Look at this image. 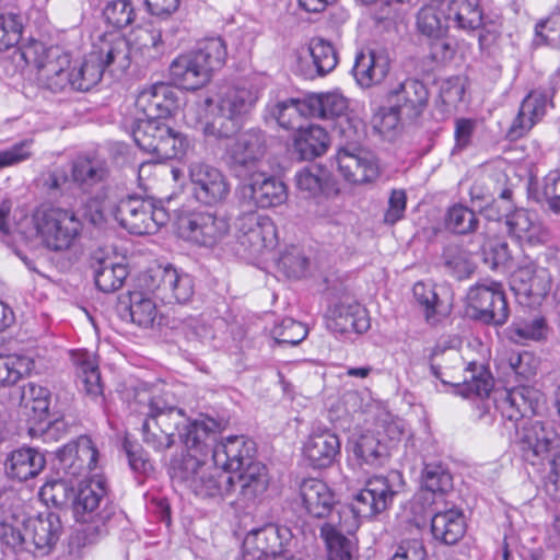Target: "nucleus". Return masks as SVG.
Returning <instances> with one entry per match:
<instances>
[{"label":"nucleus","mask_w":560,"mask_h":560,"mask_svg":"<svg viewBox=\"0 0 560 560\" xmlns=\"http://www.w3.org/2000/svg\"><path fill=\"white\" fill-rule=\"evenodd\" d=\"M63 532L60 516L42 512L35 516L11 514L0 522V544L4 553L49 555Z\"/></svg>","instance_id":"obj_1"},{"label":"nucleus","mask_w":560,"mask_h":560,"mask_svg":"<svg viewBox=\"0 0 560 560\" xmlns=\"http://www.w3.org/2000/svg\"><path fill=\"white\" fill-rule=\"evenodd\" d=\"M188 422L180 432V441L188 450L200 454H212L213 465L222 471L235 474L253 462L256 452L255 442L244 435H231L218 442L220 422Z\"/></svg>","instance_id":"obj_2"},{"label":"nucleus","mask_w":560,"mask_h":560,"mask_svg":"<svg viewBox=\"0 0 560 560\" xmlns=\"http://www.w3.org/2000/svg\"><path fill=\"white\" fill-rule=\"evenodd\" d=\"M170 475L174 483L183 486L196 498L220 503L235 493V477L212 467L190 453L171 463Z\"/></svg>","instance_id":"obj_3"},{"label":"nucleus","mask_w":560,"mask_h":560,"mask_svg":"<svg viewBox=\"0 0 560 560\" xmlns=\"http://www.w3.org/2000/svg\"><path fill=\"white\" fill-rule=\"evenodd\" d=\"M73 513L78 522L86 524L85 534L97 536L107 533L106 524L115 513L108 499L106 479L94 474L80 482L73 499Z\"/></svg>","instance_id":"obj_4"},{"label":"nucleus","mask_w":560,"mask_h":560,"mask_svg":"<svg viewBox=\"0 0 560 560\" xmlns=\"http://www.w3.org/2000/svg\"><path fill=\"white\" fill-rule=\"evenodd\" d=\"M32 222L40 243L57 253L70 249L83 231V223L75 212L60 207L36 209Z\"/></svg>","instance_id":"obj_5"},{"label":"nucleus","mask_w":560,"mask_h":560,"mask_svg":"<svg viewBox=\"0 0 560 560\" xmlns=\"http://www.w3.org/2000/svg\"><path fill=\"white\" fill-rule=\"evenodd\" d=\"M436 357V354L433 355L430 370L443 384L452 385L455 393L464 398H485L489 396L494 386V380L483 364L470 362L464 368V362L458 353L451 351L446 359L453 365L442 366L439 362H435Z\"/></svg>","instance_id":"obj_6"},{"label":"nucleus","mask_w":560,"mask_h":560,"mask_svg":"<svg viewBox=\"0 0 560 560\" xmlns=\"http://www.w3.org/2000/svg\"><path fill=\"white\" fill-rule=\"evenodd\" d=\"M255 91L232 86L220 97L211 121L203 126V135L215 139H230L241 129L246 116L257 102Z\"/></svg>","instance_id":"obj_7"},{"label":"nucleus","mask_w":560,"mask_h":560,"mask_svg":"<svg viewBox=\"0 0 560 560\" xmlns=\"http://www.w3.org/2000/svg\"><path fill=\"white\" fill-rule=\"evenodd\" d=\"M401 486V476L397 471L370 478L364 488L353 495L350 508L338 511V518L353 522L359 517H374L392 505Z\"/></svg>","instance_id":"obj_8"},{"label":"nucleus","mask_w":560,"mask_h":560,"mask_svg":"<svg viewBox=\"0 0 560 560\" xmlns=\"http://www.w3.org/2000/svg\"><path fill=\"white\" fill-rule=\"evenodd\" d=\"M131 135L136 144L148 153L161 159H176L185 155L190 141L187 136L160 119L136 118Z\"/></svg>","instance_id":"obj_9"},{"label":"nucleus","mask_w":560,"mask_h":560,"mask_svg":"<svg viewBox=\"0 0 560 560\" xmlns=\"http://www.w3.org/2000/svg\"><path fill=\"white\" fill-rule=\"evenodd\" d=\"M268 151V136L258 128L236 135L225 147L229 167L238 178L257 174Z\"/></svg>","instance_id":"obj_10"},{"label":"nucleus","mask_w":560,"mask_h":560,"mask_svg":"<svg viewBox=\"0 0 560 560\" xmlns=\"http://www.w3.org/2000/svg\"><path fill=\"white\" fill-rule=\"evenodd\" d=\"M116 221L132 234H154L168 221V213L152 200L136 196L120 199L112 209Z\"/></svg>","instance_id":"obj_11"},{"label":"nucleus","mask_w":560,"mask_h":560,"mask_svg":"<svg viewBox=\"0 0 560 560\" xmlns=\"http://www.w3.org/2000/svg\"><path fill=\"white\" fill-rule=\"evenodd\" d=\"M552 287L549 270L537 262H524L510 276V288L517 302L527 307L541 305Z\"/></svg>","instance_id":"obj_12"},{"label":"nucleus","mask_w":560,"mask_h":560,"mask_svg":"<svg viewBox=\"0 0 560 560\" xmlns=\"http://www.w3.org/2000/svg\"><path fill=\"white\" fill-rule=\"evenodd\" d=\"M472 316L486 324L503 325L509 318V306L500 282L485 280L472 285L467 293Z\"/></svg>","instance_id":"obj_13"},{"label":"nucleus","mask_w":560,"mask_h":560,"mask_svg":"<svg viewBox=\"0 0 560 560\" xmlns=\"http://www.w3.org/2000/svg\"><path fill=\"white\" fill-rule=\"evenodd\" d=\"M188 175L192 195L199 202L214 206L228 198L230 183L218 167L203 161H194L188 166Z\"/></svg>","instance_id":"obj_14"},{"label":"nucleus","mask_w":560,"mask_h":560,"mask_svg":"<svg viewBox=\"0 0 560 560\" xmlns=\"http://www.w3.org/2000/svg\"><path fill=\"white\" fill-rule=\"evenodd\" d=\"M292 539L291 529L287 526L268 524L250 530L242 547L244 560H270L283 553Z\"/></svg>","instance_id":"obj_15"},{"label":"nucleus","mask_w":560,"mask_h":560,"mask_svg":"<svg viewBox=\"0 0 560 560\" xmlns=\"http://www.w3.org/2000/svg\"><path fill=\"white\" fill-rule=\"evenodd\" d=\"M230 222L213 212H194L179 221L183 236L200 246L213 247L230 233Z\"/></svg>","instance_id":"obj_16"},{"label":"nucleus","mask_w":560,"mask_h":560,"mask_svg":"<svg viewBox=\"0 0 560 560\" xmlns=\"http://www.w3.org/2000/svg\"><path fill=\"white\" fill-rule=\"evenodd\" d=\"M340 174L352 184H366L380 176V165L376 156L362 148H342L337 154Z\"/></svg>","instance_id":"obj_17"},{"label":"nucleus","mask_w":560,"mask_h":560,"mask_svg":"<svg viewBox=\"0 0 560 560\" xmlns=\"http://www.w3.org/2000/svg\"><path fill=\"white\" fill-rule=\"evenodd\" d=\"M59 469L66 476L79 477L93 471L97 466L98 451L91 438L81 435L73 443L65 445L57 452Z\"/></svg>","instance_id":"obj_18"},{"label":"nucleus","mask_w":560,"mask_h":560,"mask_svg":"<svg viewBox=\"0 0 560 560\" xmlns=\"http://www.w3.org/2000/svg\"><path fill=\"white\" fill-rule=\"evenodd\" d=\"M359 528V521L347 522L339 518L338 523L326 522L320 527V537L324 539L329 560H353L357 553L354 533Z\"/></svg>","instance_id":"obj_19"},{"label":"nucleus","mask_w":560,"mask_h":560,"mask_svg":"<svg viewBox=\"0 0 560 560\" xmlns=\"http://www.w3.org/2000/svg\"><path fill=\"white\" fill-rule=\"evenodd\" d=\"M553 423L522 422L521 427L516 425L525 460L535 464V458L545 455L558 445L559 433Z\"/></svg>","instance_id":"obj_20"},{"label":"nucleus","mask_w":560,"mask_h":560,"mask_svg":"<svg viewBox=\"0 0 560 560\" xmlns=\"http://www.w3.org/2000/svg\"><path fill=\"white\" fill-rule=\"evenodd\" d=\"M390 69V58L385 48L365 47L355 56L352 69L357 83L371 88L382 83Z\"/></svg>","instance_id":"obj_21"},{"label":"nucleus","mask_w":560,"mask_h":560,"mask_svg":"<svg viewBox=\"0 0 560 560\" xmlns=\"http://www.w3.org/2000/svg\"><path fill=\"white\" fill-rule=\"evenodd\" d=\"M237 238L250 254H258L276 236V226L267 215L256 212L243 213L237 219Z\"/></svg>","instance_id":"obj_22"},{"label":"nucleus","mask_w":560,"mask_h":560,"mask_svg":"<svg viewBox=\"0 0 560 560\" xmlns=\"http://www.w3.org/2000/svg\"><path fill=\"white\" fill-rule=\"evenodd\" d=\"M136 107L144 115L143 119L162 120L177 109L178 95L173 86L166 83H156L138 94Z\"/></svg>","instance_id":"obj_23"},{"label":"nucleus","mask_w":560,"mask_h":560,"mask_svg":"<svg viewBox=\"0 0 560 560\" xmlns=\"http://www.w3.org/2000/svg\"><path fill=\"white\" fill-rule=\"evenodd\" d=\"M387 100L394 108L406 118H416L428 106L429 90L417 79H406L387 94Z\"/></svg>","instance_id":"obj_24"},{"label":"nucleus","mask_w":560,"mask_h":560,"mask_svg":"<svg viewBox=\"0 0 560 560\" xmlns=\"http://www.w3.org/2000/svg\"><path fill=\"white\" fill-rule=\"evenodd\" d=\"M242 179L248 182L243 188L244 196H248L257 207H277L288 198L285 185L273 176H268L261 170L257 174Z\"/></svg>","instance_id":"obj_25"},{"label":"nucleus","mask_w":560,"mask_h":560,"mask_svg":"<svg viewBox=\"0 0 560 560\" xmlns=\"http://www.w3.org/2000/svg\"><path fill=\"white\" fill-rule=\"evenodd\" d=\"M232 475L235 477V493L229 499L231 503L248 505L268 488L267 469L260 463H249L246 468Z\"/></svg>","instance_id":"obj_26"},{"label":"nucleus","mask_w":560,"mask_h":560,"mask_svg":"<svg viewBox=\"0 0 560 560\" xmlns=\"http://www.w3.org/2000/svg\"><path fill=\"white\" fill-rule=\"evenodd\" d=\"M328 327L341 334H362L370 328V319L361 304L345 298L329 308Z\"/></svg>","instance_id":"obj_27"},{"label":"nucleus","mask_w":560,"mask_h":560,"mask_svg":"<svg viewBox=\"0 0 560 560\" xmlns=\"http://www.w3.org/2000/svg\"><path fill=\"white\" fill-rule=\"evenodd\" d=\"M340 452L338 436L318 428L308 435L303 446V454L313 468H327L332 465Z\"/></svg>","instance_id":"obj_28"},{"label":"nucleus","mask_w":560,"mask_h":560,"mask_svg":"<svg viewBox=\"0 0 560 560\" xmlns=\"http://www.w3.org/2000/svg\"><path fill=\"white\" fill-rule=\"evenodd\" d=\"M300 497L306 513L315 518L329 516L336 498L326 482L316 478L304 479L300 485Z\"/></svg>","instance_id":"obj_29"},{"label":"nucleus","mask_w":560,"mask_h":560,"mask_svg":"<svg viewBox=\"0 0 560 560\" xmlns=\"http://www.w3.org/2000/svg\"><path fill=\"white\" fill-rule=\"evenodd\" d=\"M152 280L158 281L153 290L162 294V299L171 302L186 303L194 294V282L190 276L179 273L175 268L166 267L154 270Z\"/></svg>","instance_id":"obj_30"},{"label":"nucleus","mask_w":560,"mask_h":560,"mask_svg":"<svg viewBox=\"0 0 560 560\" xmlns=\"http://www.w3.org/2000/svg\"><path fill=\"white\" fill-rule=\"evenodd\" d=\"M170 75L175 84L186 90H197L207 84L211 75L207 67L190 51L174 59L170 66Z\"/></svg>","instance_id":"obj_31"},{"label":"nucleus","mask_w":560,"mask_h":560,"mask_svg":"<svg viewBox=\"0 0 560 560\" xmlns=\"http://www.w3.org/2000/svg\"><path fill=\"white\" fill-rule=\"evenodd\" d=\"M69 65L70 59L67 54H62L57 47H50L47 58L37 67L38 81L55 93L63 91L69 83Z\"/></svg>","instance_id":"obj_32"},{"label":"nucleus","mask_w":560,"mask_h":560,"mask_svg":"<svg viewBox=\"0 0 560 560\" xmlns=\"http://www.w3.org/2000/svg\"><path fill=\"white\" fill-rule=\"evenodd\" d=\"M92 54L101 56L104 71L107 69L114 75H120L130 67L133 58V50L130 42L121 36L115 35L103 42L98 50Z\"/></svg>","instance_id":"obj_33"},{"label":"nucleus","mask_w":560,"mask_h":560,"mask_svg":"<svg viewBox=\"0 0 560 560\" xmlns=\"http://www.w3.org/2000/svg\"><path fill=\"white\" fill-rule=\"evenodd\" d=\"M46 465L45 456L35 448L13 451L5 460L7 475L19 481L36 477Z\"/></svg>","instance_id":"obj_34"},{"label":"nucleus","mask_w":560,"mask_h":560,"mask_svg":"<svg viewBox=\"0 0 560 560\" xmlns=\"http://www.w3.org/2000/svg\"><path fill=\"white\" fill-rule=\"evenodd\" d=\"M329 145L327 131L317 125L299 126L293 138V150L301 160H313L323 155Z\"/></svg>","instance_id":"obj_35"},{"label":"nucleus","mask_w":560,"mask_h":560,"mask_svg":"<svg viewBox=\"0 0 560 560\" xmlns=\"http://www.w3.org/2000/svg\"><path fill=\"white\" fill-rule=\"evenodd\" d=\"M308 52L313 67L304 69L302 60H300V71L306 79L323 77L332 71L338 63V55L335 47L324 38H313L308 45Z\"/></svg>","instance_id":"obj_36"},{"label":"nucleus","mask_w":560,"mask_h":560,"mask_svg":"<svg viewBox=\"0 0 560 560\" xmlns=\"http://www.w3.org/2000/svg\"><path fill=\"white\" fill-rule=\"evenodd\" d=\"M450 27V21L444 7V0H432V3L422 7L417 14L418 31L434 39L443 38Z\"/></svg>","instance_id":"obj_37"},{"label":"nucleus","mask_w":560,"mask_h":560,"mask_svg":"<svg viewBox=\"0 0 560 560\" xmlns=\"http://www.w3.org/2000/svg\"><path fill=\"white\" fill-rule=\"evenodd\" d=\"M464 515L459 510L436 512L431 520V532L436 540L445 545L456 544L465 534Z\"/></svg>","instance_id":"obj_38"},{"label":"nucleus","mask_w":560,"mask_h":560,"mask_svg":"<svg viewBox=\"0 0 560 560\" xmlns=\"http://www.w3.org/2000/svg\"><path fill=\"white\" fill-rule=\"evenodd\" d=\"M131 46L135 61L141 65L158 60L165 51L162 31L155 26L139 28Z\"/></svg>","instance_id":"obj_39"},{"label":"nucleus","mask_w":560,"mask_h":560,"mask_svg":"<svg viewBox=\"0 0 560 560\" xmlns=\"http://www.w3.org/2000/svg\"><path fill=\"white\" fill-rule=\"evenodd\" d=\"M352 451L360 466H383L388 458L387 446L381 442L377 434L372 431L361 433L352 442Z\"/></svg>","instance_id":"obj_40"},{"label":"nucleus","mask_w":560,"mask_h":560,"mask_svg":"<svg viewBox=\"0 0 560 560\" xmlns=\"http://www.w3.org/2000/svg\"><path fill=\"white\" fill-rule=\"evenodd\" d=\"M509 232L517 240L530 244L545 242L547 232L534 213L516 210L506 217Z\"/></svg>","instance_id":"obj_41"},{"label":"nucleus","mask_w":560,"mask_h":560,"mask_svg":"<svg viewBox=\"0 0 560 560\" xmlns=\"http://www.w3.org/2000/svg\"><path fill=\"white\" fill-rule=\"evenodd\" d=\"M103 73L104 65L101 61V56L91 51L82 62L69 70L68 86L80 92L89 91L101 81Z\"/></svg>","instance_id":"obj_42"},{"label":"nucleus","mask_w":560,"mask_h":560,"mask_svg":"<svg viewBox=\"0 0 560 560\" xmlns=\"http://www.w3.org/2000/svg\"><path fill=\"white\" fill-rule=\"evenodd\" d=\"M448 21L463 31L477 30L482 23V12L478 0H444Z\"/></svg>","instance_id":"obj_43"},{"label":"nucleus","mask_w":560,"mask_h":560,"mask_svg":"<svg viewBox=\"0 0 560 560\" xmlns=\"http://www.w3.org/2000/svg\"><path fill=\"white\" fill-rule=\"evenodd\" d=\"M306 106L310 117L332 119L346 113L348 101L339 92H328L306 96Z\"/></svg>","instance_id":"obj_44"},{"label":"nucleus","mask_w":560,"mask_h":560,"mask_svg":"<svg viewBox=\"0 0 560 560\" xmlns=\"http://www.w3.org/2000/svg\"><path fill=\"white\" fill-rule=\"evenodd\" d=\"M504 404L514 408L516 413H509L508 420H520L537 416L539 393L527 386H517L505 392Z\"/></svg>","instance_id":"obj_45"},{"label":"nucleus","mask_w":560,"mask_h":560,"mask_svg":"<svg viewBox=\"0 0 560 560\" xmlns=\"http://www.w3.org/2000/svg\"><path fill=\"white\" fill-rule=\"evenodd\" d=\"M133 409L138 415L148 418L183 417V409L172 406L164 396L151 395L147 389L137 392Z\"/></svg>","instance_id":"obj_46"},{"label":"nucleus","mask_w":560,"mask_h":560,"mask_svg":"<svg viewBox=\"0 0 560 560\" xmlns=\"http://www.w3.org/2000/svg\"><path fill=\"white\" fill-rule=\"evenodd\" d=\"M331 176L329 172L318 165L306 166L295 175L296 188L306 197H318L330 189Z\"/></svg>","instance_id":"obj_47"},{"label":"nucleus","mask_w":560,"mask_h":560,"mask_svg":"<svg viewBox=\"0 0 560 560\" xmlns=\"http://www.w3.org/2000/svg\"><path fill=\"white\" fill-rule=\"evenodd\" d=\"M412 293L416 302L422 307L427 323L435 325L447 315V307L440 301L433 287L418 281L413 284Z\"/></svg>","instance_id":"obj_48"},{"label":"nucleus","mask_w":560,"mask_h":560,"mask_svg":"<svg viewBox=\"0 0 560 560\" xmlns=\"http://www.w3.org/2000/svg\"><path fill=\"white\" fill-rule=\"evenodd\" d=\"M72 180L83 188L103 182L108 171L104 162L96 159L78 158L71 167Z\"/></svg>","instance_id":"obj_49"},{"label":"nucleus","mask_w":560,"mask_h":560,"mask_svg":"<svg viewBox=\"0 0 560 560\" xmlns=\"http://www.w3.org/2000/svg\"><path fill=\"white\" fill-rule=\"evenodd\" d=\"M442 259L447 270L459 280L468 278L476 268L471 253L459 244H447L443 249Z\"/></svg>","instance_id":"obj_50"},{"label":"nucleus","mask_w":560,"mask_h":560,"mask_svg":"<svg viewBox=\"0 0 560 560\" xmlns=\"http://www.w3.org/2000/svg\"><path fill=\"white\" fill-rule=\"evenodd\" d=\"M125 312L132 323L143 328L152 327L158 317L156 304L142 292L129 294V303L125 306Z\"/></svg>","instance_id":"obj_51"},{"label":"nucleus","mask_w":560,"mask_h":560,"mask_svg":"<svg viewBox=\"0 0 560 560\" xmlns=\"http://www.w3.org/2000/svg\"><path fill=\"white\" fill-rule=\"evenodd\" d=\"M194 54L201 65L207 67L210 75L224 65L228 56L225 43L221 37H207L199 40Z\"/></svg>","instance_id":"obj_52"},{"label":"nucleus","mask_w":560,"mask_h":560,"mask_svg":"<svg viewBox=\"0 0 560 560\" xmlns=\"http://www.w3.org/2000/svg\"><path fill=\"white\" fill-rule=\"evenodd\" d=\"M127 276L125 265L103 260L94 271L95 285L102 292L110 293L121 288Z\"/></svg>","instance_id":"obj_53"},{"label":"nucleus","mask_w":560,"mask_h":560,"mask_svg":"<svg viewBox=\"0 0 560 560\" xmlns=\"http://www.w3.org/2000/svg\"><path fill=\"white\" fill-rule=\"evenodd\" d=\"M184 427L178 429L173 422H142L143 441L155 450H166L174 443L175 431L182 432Z\"/></svg>","instance_id":"obj_54"},{"label":"nucleus","mask_w":560,"mask_h":560,"mask_svg":"<svg viewBox=\"0 0 560 560\" xmlns=\"http://www.w3.org/2000/svg\"><path fill=\"white\" fill-rule=\"evenodd\" d=\"M271 116L284 129H293L299 125L302 116H308L306 97L304 100L290 98L277 103L270 110Z\"/></svg>","instance_id":"obj_55"},{"label":"nucleus","mask_w":560,"mask_h":560,"mask_svg":"<svg viewBox=\"0 0 560 560\" xmlns=\"http://www.w3.org/2000/svg\"><path fill=\"white\" fill-rule=\"evenodd\" d=\"M421 485L429 492L444 494L453 488V478L441 463H425L421 474Z\"/></svg>","instance_id":"obj_56"},{"label":"nucleus","mask_w":560,"mask_h":560,"mask_svg":"<svg viewBox=\"0 0 560 560\" xmlns=\"http://www.w3.org/2000/svg\"><path fill=\"white\" fill-rule=\"evenodd\" d=\"M479 224V219L475 211L460 203L452 206L446 213L445 225L456 234L474 233Z\"/></svg>","instance_id":"obj_57"},{"label":"nucleus","mask_w":560,"mask_h":560,"mask_svg":"<svg viewBox=\"0 0 560 560\" xmlns=\"http://www.w3.org/2000/svg\"><path fill=\"white\" fill-rule=\"evenodd\" d=\"M548 327L541 316H535L530 319H522L513 323L510 327V338L515 342L525 340H541L546 337Z\"/></svg>","instance_id":"obj_58"},{"label":"nucleus","mask_w":560,"mask_h":560,"mask_svg":"<svg viewBox=\"0 0 560 560\" xmlns=\"http://www.w3.org/2000/svg\"><path fill=\"white\" fill-rule=\"evenodd\" d=\"M38 185L50 198L61 197L70 185L68 171L63 167H54L43 172Z\"/></svg>","instance_id":"obj_59"},{"label":"nucleus","mask_w":560,"mask_h":560,"mask_svg":"<svg viewBox=\"0 0 560 560\" xmlns=\"http://www.w3.org/2000/svg\"><path fill=\"white\" fill-rule=\"evenodd\" d=\"M104 18L108 24L116 28H124L135 20V10L128 0L109 1L104 9Z\"/></svg>","instance_id":"obj_60"},{"label":"nucleus","mask_w":560,"mask_h":560,"mask_svg":"<svg viewBox=\"0 0 560 560\" xmlns=\"http://www.w3.org/2000/svg\"><path fill=\"white\" fill-rule=\"evenodd\" d=\"M22 19L13 13L0 14V51L16 45L22 35Z\"/></svg>","instance_id":"obj_61"},{"label":"nucleus","mask_w":560,"mask_h":560,"mask_svg":"<svg viewBox=\"0 0 560 560\" xmlns=\"http://www.w3.org/2000/svg\"><path fill=\"white\" fill-rule=\"evenodd\" d=\"M536 46L546 44L555 48H560V12L553 13L546 20L540 21L535 26Z\"/></svg>","instance_id":"obj_62"},{"label":"nucleus","mask_w":560,"mask_h":560,"mask_svg":"<svg viewBox=\"0 0 560 560\" xmlns=\"http://www.w3.org/2000/svg\"><path fill=\"white\" fill-rule=\"evenodd\" d=\"M272 335L277 343L295 346L307 336V329L300 322L284 318L280 325L273 328Z\"/></svg>","instance_id":"obj_63"},{"label":"nucleus","mask_w":560,"mask_h":560,"mask_svg":"<svg viewBox=\"0 0 560 560\" xmlns=\"http://www.w3.org/2000/svg\"><path fill=\"white\" fill-rule=\"evenodd\" d=\"M176 328L179 329L190 341L203 342L213 337L212 328L198 317H185L180 319Z\"/></svg>","instance_id":"obj_64"}]
</instances>
